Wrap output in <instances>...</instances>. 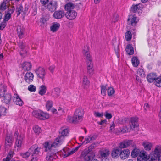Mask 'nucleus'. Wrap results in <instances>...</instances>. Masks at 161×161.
<instances>
[{
    "mask_svg": "<svg viewBox=\"0 0 161 161\" xmlns=\"http://www.w3.org/2000/svg\"><path fill=\"white\" fill-rule=\"evenodd\" d=\"M61 135L58 136L55 139L54 142L51 144V147H56L60 145L64 140L65 136H66L69 133V130L68 129H61Z\"/></svg>",
    "mask_w": 161,
    "mask_h": 161,
    "instance_id": "obj_1",
    "label": "nucleus"
},
{
    "mask_svg": "<svg viewBox=\"0 0 161 161\" xmlns=\"http://www.w3.org/2000/svg\"><path fill=\"white\" fill-rule=\"evenodd\" d=\"M44 147L45 148V151H47L48 150L50 151L47 153L46 156V159L47 161H51L54 159H55L57 158L58 156L56 155V153H57V151H54L52 153V150L53 148H55L54 147H51V144L50 145L48 142H46L44 145Z\"/></svg>",
    "mask_w": 161,
    "mask_h": 161,
    "instance_id": "obj_2",
    "label": "nucleus"
},
{
    "mask_svg": "<svg viewBox=\"0 0 161 161\" xmlns=\"http://www.w3.org/2000/svg\"><path fill=\"white\" fill-rule=\"evenodd\" d=\"M35 72L38 78L41 79L42 81L45 80L46 72L44 68L39 66L36 69Z\"/></svg>",
    "mask_w": 161,
    "mask_h": 161,
    "instance_id": "obj_3",
    "label": "nucleus"
},
{
    "mask_svg": "<svg viewBox=\"0 0 161 161\" xmlns=\"http://www.w3.org/2000/svg\"><path fill=\"white\" fill-rule=\"evenodd\" d=\"M14 137L16 139L15 145L18 147H20L22 145L23 140L24 136L22 135H19V133L17 131H15L14 134Z\"/></svg>",
    "mask_w": 161,
    "mask_h": 161,
    "instance_id": "obj_4",
    "label": "nucleus"
},
{
    "mask_svg": "<svg viewBox=\"0 0 161 161\" xmlns=\"http://www.w3.org/2000/svg\"><path fill=\"white\" fill-rule=\"evenodd\" d=\"M84 114L83 111L81 108H78L75 111L74 115V119L76 122L81 121Z\"/></svg>",
    "mask_w": 161,
    "mask_h": 161,
    "instance_id": "obj_5",
    "label": "nucleus"
},
{
    "mask_svg": "<svg viewBox=\"0 0 161 161\" xmlns=\"http://www.w3.org/2000/svg\"><path fill=\"white\" fill-rule=\"evenodd\" d=\"M100 161H109L108 158L110 154V152L108 149H103L100 151Z\"/></svg>",
    "mask_w": 161,
    "mask_h": 161,
    "instance_id": "obj_6",
    "label": "nucleus"
},
{
    "mask_svg": "<svg viewBox=\"0 0 161 161\" xmlns=\"http://www.w3.org/2000/svg\"><path fill=\"white\" fill-rule=\"evenodd\" d=\"M161 154V147L158 146H156L153 152V154L151 156L152 159L154 160H157Z\"/></svg>",
    "mask_w": 161,
    "mask_h": 161,
    "instance_id": "obj_7",
    "label": "nucleus"
},
{
    "mask_svg": "<svg viewBox=\"0 0 161 161\" xmlns=\"http://www.w3.org/2000/svg\"><path fill=\"white\" fill-rule=\"evenodd\" d=\"M83 54L86 58V63L92 61V58L90 54L88 46L84 47L83 50Z\"/></svg>",
    "mask_w": 161,
    "mask_h": 161,
    "instance_id": "obj_8",
    "label": "nucleus"
},
{
    "mask_svg": "<svg viewBox=\"0 0 161 161\" xmlns=\"http://www.w3.org/2000/svg\"><path fill=\"white\" fill-rule=\"evenodd\" d=\"M25 31V28L23 25H19L17 26V34L19 38L21 39L24 37Z\"/></svg>",
    "mask_w": 161,
    "mask_h": 161,
    "instance_id": "obj_9",
    "label": "nucleus"
},
{
    "mask_svg": "<svg viewBox=\"0 0 161 161\" xmlns=\"http://www.w3.org/2000/svg\"><path fill=\"white\" fill-rule=\"evenodd\" d=\"M65 15L67 19L69 20H73L76 18L77 14L75 11L72 10L67 11Z\"/></svg>",
    "mask_w": 161,
    "mask_h": 161,
    "instance_id": "obj_10",
    "label": "nucleus"
},
{
    "mask_svg": "<svg viewBox=\"0 0 161 161\" xmlns=\"http://www.w3.org/2000/svg\"><path fill=\"white\" fill-rule=\"evenodd\" d=\"M57 6V2L55 1H52L47 5V8L49 11L53 12L56 10Z\"/></svg>",
    "mask_w": 161,
    "mask_h": 161,
    "instance_id": "obj_11",
    "label": "nucleus"
},
{
    "mask_svg": "<svg viewBox=\"0 0 161 161\" xmlns=\"http://www.w3.org/2000/svg\"><path fill=\"white\" fill-rule=\"evenodd\" d=\"M30 149V151H33L32 155V158H34L35 157L39 155L41 148L40 147H36V146L33 145Z\"/></svg>",
    "mask_w": 161,
    "mask_h": 161,
    "instance_id": "obj_12",
    "label": "nucleus"
},
{
    "mask_svg": "<svg viewBox=\"0 0 161 161\" xmlns=\"http://www.w3.org/2000/svg\"><path fill=\"white\" fill-rule=\"evenodd\" d=\"M13 102L14 104L19 106H22L24 103L17 94H14L13 96Z\"/></svg>",
    "mask_w": 161,
    "mask_h": 161,
    "instance_id": "obj_13",
    "label": "nucleus"
},
{
    "mask_svg": "<svg viewBox=\"0 0 161 161\" xmlns=\"http://www.w3.org/2000/svg\"><path fill=\"white\" fill-rule=\"evenodd\" d=\"M81 155L85 161H89L92 157L91 153L87 152V150H84Z\"/></svg>",
    "mask_w": 161,
    "mask_h": 161,
    "instance_id": "obj_14",
    "label": "nucleus"
},
{
    "mask_svg": "<svg viewBox=\"0 0 161 161\" xmlns=\"http://www.w3.org/2000/svg\"><path fill=\"white\" fill-rule=\"evenodd\" d=\"M87 72L88 75L92 76L94 73V69L92 62H87Z\"/></svg>",
    "mask_w": 161,
    "mask_h": 161,
    "instance_id": "obj_15",
    "label": "nucleus"
},
{
    "mask_svg": "<svg viewBox=\"0 0 161 161\" xmlns=\"http://www.w3.org/2000/svg\"><path fill=\"white\" fill-rule=\"evenodd\" d=\"M130 129L133 130L136 127L138 126V119L136 118H132L130 120Z\"/></svg>",
    "mask_w": 161,
    "mask_h": 161,
    "instance_id": "obj_16",
    "label": "nucleus"
},
{
    "mask_svg": "<svg viewBox=\"0 0 161 161\" xmlns=\"http://www.w3.org/2000/svg\"><path fill=\"white\" fill-rule=\"evenodd\" d=\"M138 21L137 17L135 15H131L129 16L128 21L129 24L132 25H135Z\"/></svg>",
    "mask_w": 161,
    "mask_h": 161,
    "instance_id": "obj_17",
    "label": "nucleus"
},
{
    "mask_svg": "<svg viewBox=\"0 0 161 161\" xmlns=\"http://www.w3.org/2000/svg\"><path fill=\"white\" fill-rule=\"evenodd\" d=\"M13 140L12 136L10 135H7L5 140V145L7 147L11 146L13 144Z\"/></svg>",
    "mask_w": 161,
    "mask_h": 161,
    "instance_id": "obj_18",
    "label": "nucleus"
},
{
    "mask_svg": "<svg viewBox=\"0 0 161 161\" xmlns=\"http://www.w3.org/2000/svg\"><path fill=\"white\" fill-rule=\"evenodd\" d=\"M132 142L133 141L132 140L124 141L120 143L119 147L120 148H126L131 146Z\"/></svg>",
    "mask_w": 161,
    "mask_h": 161,
    "instance_id": "obj_19",
    "label": "nucleus"
},
{
    "mask_svg": "<svg viewBox=\"0 0 161 161\" xmlns=\"http://www.w3.org/2000/svg\"><path fill=\"white\" fill-rule=\"evenodd\" d=\"M65 15L63 10H58L55 11L53 14V16L55 19H60L63 17Z\"/></svg>",
    "mask_w": 161,
    "mask_h": 161,
    "instance_id": "obj_20",
    "label": "nucleus"
},
{
    "mask_svg": "<svg viewBox=\"0 0 161 161\" xmlns=\"http://www.w3.org/2000/svg\"><path fill=\"white\" fill-rule=\"evenodd\" d=\"M34 75L32 73L29 72L26 73L24 77V78L25 81L28 83H30V82L32 81Z\"/></svg>",
    "mask_w": 161,
    "mask_h": 161,
    "instance_id": "obj_21",
    "label": "nucleus"
},
{
    "mask_svg": "<svg viewBox=\"0 0 161 161\" xmlns=\"http://www.w3.org/2000/svg\"><path fill=\"white\" fill-rule=\"evenodd\" d=\"M130 152L128 149H124L123 151L120 150V156L121 159H125L127 158L130 154Z\"/></svg>",
    "mask_w": 161,
    "mask_h": 161,
    "instance_id": "obj_22",
    "label": "nucleus"
},
{
    "mask_svg": "<svg viewBox=\"0 0 161 161\" xmlns=\"http://www.w3.org/2000/svg\"><path fill=\"white\" fill-rule=\"evenodd\" d=\"M90 81L88 80L87 77L84 75L82 80V86L84 88L87 89L89 86Z\"/></svg>",
    "mask_w": 161,
    "mask_h": 161,
    "instance_id": "obj_23",
    "label": "nucleus"
},
{
    "mask_svg": "<svg viewBox=\"0 0 161 161\" xmlns=\"http://www.w3.org/2000/svg\"><path fill=\"white\" fill-rule=\"evenodd\" d=\"M12 96L10 93H6L2 98V101L6 104L9 103L11 100Z\"/></svg>",
    "mask_w": 161,
    "mask_h": 161,
    "instance_id": "obj_24",
    "label": "nucleus"
},
{
    "mask_svg": "<svg viewBox=\"0 0 161 161\" xmlns=\"http://www.w3.org/2000/svg\"><path fill=\"white\" fill-rule=\"evenodd\" d=\"M142 145L143 146L145 150L147 151L151 150L152 147V143L147 141H145L143 142Z\"/></svg>",
    "mask_w": 161,
    "mask_h": 161,
    "instance_id": "obj_25",
    "label": "nucleus"
},
{
    "mask_svg": "<svg viewBox=\"0 0 161 161\" xmlns=\"http://www.w3.org/2000/svg\"><path fill=\"white\" fill-rule=\"evenodd\" d=\"M157 75L156 73H150L147 77V81L149 83L153 82L157 78Z\"/></svg>",
    "mask_w": 161,
    "mask_h": 161,
    "instance_id": "obj_26",
    "label": "nucleus"
},
{
    "mask_svg": "<svg viewBox=\"0 0 161 161\" xmlns=\"http://www.w3.org/2000/svg\"><path fill=\"white\" fill-rule=\"evenodd\" d=\"M120 149L119 148L114 149L112 152L111 155L114 158H117L120 156Z\"/></svg>",
    "mask_w": 161,
    "mask_h": 161,
    "instance_id": "obj_27",
    "label": "nucleus"
},
{
    "mask_svg": "<svg viewBox=\"0 0 161 161\" xmlns=\"http://www.w3.org/2000/svg\"><path fill=\"white\" fill-rule=\"evenodd\" d=\"M32 65L29 62H25L22 65V69L25 71H29L31 68Z\"/></svg>",
    "mask_w": 161,
    "mask_h": 161,
    "instance_id": "obj_28",
    "label": "nucleus"
},
{
    "mask_svg": "<svg viewBox=\"0 0 161 161\" xmlns=\"http://www.w3.org/2000/svg\"><path fill=\"white\" fill-rule=\"evenodd\" d=\"M142 5L141 4H139L136 5H133L131 7V10L134 13H135L139 10H141Z\"/></svg>",
    "mask_w": 161,
    "mask_h": 161,
    "instance_id": "obj_29",
    "label": "nucleus"
},
{
    "mask_svg": "<svg viewBox=\"0 0 161 161\" xmlns=\"http://www.w3.org/2000/svg\"><path fill=\"white\" fill-rule=\"evenodd\" d=\"M60 90L58 88H56L53 89L51 93L52 96L54 97L58 98L60 95Z\"/></svg>",
    "mask_w": 161,
    "mask_h": 161,
    "instance_id": "obj_30",
    "label": "nucleus"
},
{
    "mask_svg": "<svg viewBox=\"0 0 161 161\" xmlns=\"http://www.w3.org/2000/svg\"><path fill=\"white\" fill-rule=\"evenodd\" d=\"M60 27V24L57 22H54L52 26H51L50 29L53 32H55L59 29Z\"/></svg>",
    "mask_w": 161,
    "mask_h": 161,
    "instance_id": "obj_31",
    "label": "nucleus"
},
{
    "mask_svg": "<svg viewBox=\"0 0 161 161\" xmlns=\"http://www.w3.org/2000/svg\"><path fill=\"white\" fill-rule=\"evenodd\" d=\"M139 157L142 158L143 159L147 161L149 158V156L147 153L144 150L141 151Z\"/></svg>",
    "mask_w": 161,
    "mask_h": 161,
    "instance_id": "obj_32",
    "label": "nucleus"
},
{
    "mask_svg": "<svg viewBox=\"0 0 161 161\" xmlns=\"http://www.w3.org/2000/svg\"><path fill=\"white\" fill-rule=\"evenodd\" d=\"M125 50L127 53L129 55H132L134 53L133 48L131 44H129L127 46Z\"/></svg>",
    "mask_w": 161,
    "mask_h": 161,
    "instance_id": "obj_33",
    "label": "nucleus"
},
{
    "mask_svg": "<svg viewBox=\"0 0 161 161\" xmlns=\"http://www.w3.org/2000/svg\"><path fill=\"white\" fill-rule=\"evenodd\" d=\"M63 153L64 157H67L73 154V153H71V150L67 147L63 148Z\"/></svg>",
    "mask_w": 161,
    "mask_h": 161,
    "instance_id": "obj_34",
    "label": "nucleus"
},
{
    "mask_svg": "<svg viewBox=\"0 0 161 161\" xmlns=\"http://www.w3.org/2000/svg\"><path fill=\"white\" fill-rule=\"evenodd\" d=\"M95 139L94 137L90 135V136H87L85 137V140L84 141L83 143L87 144L91 142V141L94 140Z\"/></svg>",
    "mask_w": 161,
    "mask_h": 161,
    "instance_id": "obj_35",
    "label": "nucleus"
},
{
    "mask_svg": "<svg viewBox=\"0 0 161 161\" xmlns=\"http://www.w3.org/2000/svg\"><path fill=\"white\" fill-rule=\"evenodd\" d=\"M75 8V5L74 4L71 3H68L65 6V9L68 11L69 10H72Z\"/></svg>",
    "mask_w": 161,
    "mask_h": 161,
    "instance_id": "obj_36",
    "label": "nucleus"
},
{
    "mask_svg": "<svg viewBox=\"0 0 161 161\" xmlns=\"http://www.w3.org/2000/svg\"><path fill=\"white\" fill-rule=\"evenodd\" d=\"M42 111L41 110L34 111L32 112L33 115L36 118L40 119Z\"/></svg>",
    "mask_w": 161,
    "mask_h": 161,
    "instance_id": "obj_37",
    "label": "nucleus"
},
{
    "mask_svg": "<svg viewBox=\"0 0 161 161\" xmlns=\"http://www.w3.org/2000/svg\"><path fill=\"white\" fill-rule=\"evenodd\" d=\"M133 65L135 67H137L139 63V61L136 57H133L131 59Z\"/></svg>",
    "mask_w": 161,
    "mask_h": 161,
    "instance_id": "obj_38",
    "label": "nucleus"
},
{
    "mask_svg": "<svg viewBox=\"0 0 161 161\" xmlns=\"http://www.w3.org/2000/svg\"><path fill=\"white\" fill-rule=\"evenodd\" d=\"M140 150L137 148L134 149L131 152V156L133 158H135L137 157L139 155H140Z\"/></svg>",
    "mask_w": 161,
    "mask_h": 161,
    "instance_id": "obj_39",
    "label": "nucleus"
},
{
    "mask_svg": "<svg viewBox=\"0 0 161 161\" xmlns=\"http://www.w3.org/2000/svg\"><path fill=\"white\" fill-rule=\"evenodd\" d=\"M137 74L141 77H145V74L144 70L141 68H138L137 71Z\"/></svg>",
    "mask_w": 161,
    "mask_h": 161,
    "instance_id": "obj_40",
    "label": "nucleus"
},
{
    "mask_svg": "<svg viewBox=\"0 0 161 161\" xmlns=\"http://www.w3.org/2000/svg\"><path fill=\"white\" fill-rule=\"evenodd\" d=\"M23 7L21 5H19L17 6L16 10L17 16H19L22 12H23Z\"/></svg>",
    "mask_w": 161,
    "mask_h": 161,
    "instance_id": "obj_41",
    "label": "nucleus"
},
{
    "mask_svg": "<svg viewBox=\"0 0 161 161\" xmlns=\"http://www.w3.org/2000/svg\"><path fill=\"white\" fill-rule=\"evenodd\" d=\"M46 91V88L45 86L42 85L41 86L40 88L39 93L41 95H43L45 93Z\"/></svg>",
    "mask_w": 161,
    "mask_h": 161,
    "instance_id": "obj_42",
    "label": "nucleus"
},
{
    "mask_svg": "<svg viewBox=\"0 0 161 161\" xmlns=\"http://www.w3.org/2000/svg\"><path fill=\"white\" fill-rule=\"evenodd\" d=\"M154 83L157 86L160 87L161 86V77H157L154 80Z\"/></svg>",
    "mask_w": 161,
    "mask_h": 161,
    "instance_id": "obj_43",
    "label": "nucleus"
},
{
    "mask_svg": "<svg viewBox=\"0 0 161 161\" xmlns=\"http://www.w3.org/2000/svg\"><path fill=\"white\" fill-rule=\"evenodd\" d=\"M31 151L29 149V150L25 153H21L20 155L23 158H28L30 155Z\"/></svg>",
    "mask_w": 161,
    "mask_h": 161,
    "instance_id": "obj_44",
    "label": "nucleus"
},
{
    "mask_svg": "<svg viewBox=\"0 0 161 161\" xmlns=\"http://www.w3.org/2000/svg\"><path fill=\"white\" fill-rule=\"evenodd\" d=\"M125 39L127 41H130L132 38V35L130 31H128L127 32L125 33Z\"/></svg>",
    "mask_w": 161,
    "mask_h": 161,
    "instance_id": "obj_45",
    "label": "nucleus"
},
{
    "mask_svg": "<svg viewBox=\"0 0 161 161\" xmlns=\"http://www.w3.org/2000/svg\"><path fill=\"white\" fill-rule=\"evenodd\" d=\"M8 2L7 0H4L3 2L0 6V9L2 10H4L6 9V3Z\"/></svg>",
    "mask_w": 161,
    "mask_h": 161,
    "instance_id": "obj_46",
    "label": "nucleus"
},
{
    "mask_svg": "<svg viewBox=\"0 0 161 161\" xmlns=\"http://www.w3.org/2000/svg\"><path fill=\"white\" fill-rule=\"evenodd\" d=\"M33 129L34 132L38 134L40 133L42 131L41 128L37 125L34 126L33 127Z\"/></svg>",
    "mask_w": 161,
    "mask_h": 161,
    "instance_id": "obj_47",
    "label": "nucleus"
},
{
    "mask_svg": "<svg viewBox=\"0 0 161 161\" xmlns=\"http://www.w3.org/2000/svg\"><path fill=\"white\" fill-rule=\"evenodd\" d=\"M49 118V115L48 114L44 113L42 111L40 119L45 120Z\"/></svg>",
    "mask_w": 161,
    "mask_h": 161,
    "instance_id": "obj_48",
    "label": "nucleus"
},
{
    "mask_svg": "<svg viewBox=\"0 0 161 161\" xmlns=\"http://www.w3.org/2000/svg\"><path fill=\"white\" fill-rule=\"evenodd\" d=\"M6 91V89L4 86H3L0 88V97L2 98L4 96L5 94V92Z\"/></svg>",
    "mask_w": 161,
    "mask_h": 161,
    "instance_id": "obj_49",
    "label": "nucleus"
},
{
    "mask_svg": "<svg viewBox=\"0 0 161 161\" xmlns=\"http://www.w3.org/2000/svg\"><path fill=\"white\" fill-rule=\"evenodd\" d=\"M53 102L51 101H48L46 104V107L47 110L49 111L52 107Z\"/></svg>",
    "mask_w": 161,
    "mask_h": 161,
    "instance_id": "obj_50",
    "label": "nucleus"
},
{
    "mask_svg": "<svg viewBox=\"0 0 161 161\" xmlns=\"http://www.w3.org/2000/svg\"><path fill=\"white\" fill-rule=\"evenodd\" d=\"M115 92V90L112 87H110L108 90V94L110 96H111Z\"/></svg>",
    "mask_w": 161,
    "mask_h": 161,
    "instance_id": "obj_51",
    "label": "nucleus"
},
{
    "mask_svg": "<svg viewBox=\"0 0 161 161\" xmlns=\"http://www.w3.org/2000/svg\"><path fill=\"white\" fill-rule=\"evenodd\" d=\"M67 121L70 123H76V120L74 119V116L72 117L71 116H68L67 119Z\"/></svg>",
    "mask_w": 161,
    "mask_h": 161,
    "instance_id": "obj_52",
    "label": "nucleus"
},
{
    "mask_svg": "<svg viewBox=\"0 0 161 161\" xmlns=\"http://www.w3.org/2000/svg\"><path fill=\"white\" fill-rule=\"evenodd\" d=\"M101 93L103 96L105 95L106 91V87L105 86H102L101 87Z\"/></svg>",
    "mask_w": 161,
    "mask_h": 161,
    "instance_id": "obj_53",
    "label": "nucleus"
},
{
    "mask_svg": "<svg viewBox=\"0 0 161 161\" xmlns=\"http://www.w3.org/2000/svg\"><path fill=\"white\" fill-rule=\"evenodd\" d=\"M95 145V144H92L88 148H86L85 150H87V152L91 153V151L94 148Z\"/></svg>",
    "mask_w": 161,
    "mask_h": 161,
    "instance_id": "obj_54",
    "label": "nucleus"
},
{
    "mask_svg": "<svg viewBox=\"0 0 161 161\" xmlns=\"http://www.w3.org/2000/svg\"><path fill=\"white\" fill-rule=\"evenodd\" d=\"M28 89L31 92H35L36 91V88L34 86L31 85L28 86Z\"/></svg>",
    "mask_w": 161,
    "mask_h": 161,
    "instance_id": "obj_55",
    "label": "nucleus"
},
{
    "mask_svg": "<svg viewBox=\"0 0 161 161\" xmlns=\"http://www.w3.org/2000/svg\"><path fill=\"white\" fill-rule=\"evenodd\" d=\"M11 15L10 13H7V14H6L5 15L4 18V21L5 22L8 21L11 18Z\"/></svg>",
    "mask_w": 161,
    "mask_h": 161,
    "instance_id": "obj_56",
    "label": "nucleus"
},
{
    "mask_svg": "<svg viewBox=\"0 0 161 161\" xmlns=\"http://www.w3.org/2000/svg\"><path fill=\"white\" fill-rule=\"evenodd\" d=\"M119 19V16L116 14L114 15L112 21L114 22L117 21Z\"/></svg>",
    "mask_w": 161,
    "mask_h": 161,
    "instance_id": "obj_57",
    "label": "nucleus"
},
{
    "mask_svg": "<svg viewBox=\"0 0 161 161\" xmlns=\"http://www.w3.org/2000/svg\"><path fill=\"white\" fill-rule=\"evenodd\" d=\"M94 115L96 117H102L103 115V113H100L98 112H95L94 113Z\"/></svg>",
    "mask_w": 161,
    "mask_h": 161,
    "instance_id": "obj_58",
    "label": "nucleus"
},
{
    "mask_svg": "<svg viewBox=\"0 0 161 161\" xmlns=\"http://www.w3.org/2000/svg\"><path fill=\"white\" fill-rule=\"evenodd\" d=\"M6 23L5 21L2 23L0 25V30L3 29L6 26Z\"/></svg>",
    "mask_w": 161,
    "mask_h": 161,
    "instance_id": "obj_59",
    "label": "nucleus"
},
{
    "mask_svg": "<svg viewBox=\"0 0 161 161\" xmlns=\"http://www.w3.org/2000/svg\"><path fill=\"white\" fill-rule=\"evenodd\" d=\"M55 68V66L54 65H52L50 66L49 68V69L52 73H53Z\"/></svg>",
    "mask_w": 161,
    "mask_h": 161,
    "instance_id": "obj_60",
    "label": "nucleus"
},
{
    "mask_svg": "<svg viewBox=\"0 0 161 161\" xmlns=\"http://www.w3.org/2000/svg\"><path fill=\"white\" fill-rule=\"evenodd\" d=\"M105 116L106 118L108 119H111L112 117L111 114L110 113H107V112H106Z\"/></svg>",
    "mask_w": 161,
    "mask_h": 161,
    "instance_id": "obj_61",
    "label": "nucleus"
},
{
    "mask_svg": "<svg viewBox=\"0 0 161 161\" xmlns=\"http://www.w3.org/2000/svg\"><path fill=\"white\" fill-rule=\"evenodd\" d=\"M18 45L19 47L22 49H23L25 47V44L22 42H19L18 44Z\"/></svg>",
    "mask_w": 161,
    "mask_h": 161,
    "instance_id": "obj_62",
    "label": "nucleus"
},
{
    "mask_svg": "<svg viewBox=\"0 0 161 161\" xmlns=\"http://www.w3.org/2000/svg\"><path fill=\"white\" fill-rule=\"evenodd\" d=\"M79 146H78L77 147H76L75 148H73L71 150V153H73V154L76 151L78 150V149L79 148Z\"/></svg>",
    "mask_w": 161,
    "mask_h": 161,
    "instance_id": "obj_63",
    "label": "nucleus"
},
{
    "mask_svg": "<svg viewBox=\"0 0 161 161\" xmlns=\"http://www.w3.org/2000/svg\"><path fill=\"white\" fill-rule=\"evenodd\" d=\"M10 157H9L8 155V156H7L6 158L3 159V161H10Z\"/></svg>",
    "mask_w": 161,
    "mask_h": 161,
    "instance_id": "obj_64",
    "label": "nucleus"
}]
</instances>
